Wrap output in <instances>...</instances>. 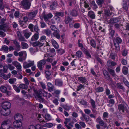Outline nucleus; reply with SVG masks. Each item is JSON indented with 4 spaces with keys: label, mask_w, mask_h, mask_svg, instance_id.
I'll use <instances>...</instances> for the list:
<instances>
[{
    "label": "nucleus",
    "mask_w": 129,
    "mask_h": 129,
    "mask_svg": "<svg viewBox=\"0 0 129 129\" xmlns=\"http://www.w3.org/2000/svg\"><path fill=\"white\" fill-rule=\"evenodd\" d=\"M118 107L119 112L121 111L123 113H124L125 111L126 113L129 114V107L124 101H122V103L118 105Z\"/></svg>",
    "instance_id": "obj_1"
},
{
    "label": "nucleus",
    "mask_w": 129,
    "mask_h": 129,
    "mask_svg": "<svg viewBox=\"0 0 129 129\" xmlns=\"http://www.w3.org/2000/svg\"><path fill=\"white\" fill-rule=\"evenodd\" d=\"M122 40L119 37H116L115 38H114L113 42L114 45L116 50V52L119 51L120 50L119 44L122 42Z\"/></svg>",
    "instance_id": "obj_2"
},
{
    "label": "nucleus",
    "mask_w": 129,
    "mask_h": 129,
    "mask_svg": "<svg viewBox=\"0 0 129 129\" xmlns=\"http://www.w3.org/2000/svg\"><path fill=\"white\" fill-rule=\"evenodd\" d=\"M21 6L25 10L29 9L31 5V1L30 0H23L21 2Z\"/></svg>",
    "instance_id": "obj_3"
},
{
    "label": "nucleus",
    "mask_w": 129,
    "mask_h": 129,
    "mask_svg": "<svg viewBox=\"0 0 129 129\" xmlns=\"http://www.w3.org/2000/svg\"><path fill=\"white\" fill-rule=\"evenodd\" d=\"M38 13L37 10H35L31 12H28L26 13L27 16L29 17V20L33 19Z\"/></svg>",
    "instance_id": "obj_4"
},
{
    "label": "nucleus",
    "mask_w": 129,
    "mask_h": 129,
    "mask_svg": "<svg viewBox=\"0 0 129 129\" xmlns=\"http://www.w3.org/2000/svg\"><path fill=\"white\" fill-rule=\"evenodd\" d=\"M46 63V60L45 59H42L40 60L37 63V66L40 70H42L43 69V66L45 65Z\"/></svg>",
    "instance_id": "obj_5"
},
{
    "label": "nucleus",
    "mask_w": 129,
    "mask_h": 129,
    "mask_svg": "<svg viewBox=\"0 0 129 129\" xmlns=\"http://www.w3.org/2000/svg\"><path fill=\"white\" fill-rule=\"evenodd\" d=\"M28 62V63L26 62H25L23 63V66L24 68L26 69L28 68L33 66L34 64V61H31L29 60Z\"/></svg>",
    "instance_id": "obj_6"
},
{
    "label": "nucleus",
    "mask_w": 129,
    "mask_h": 129,
    "mask_svg": "<svg viewBox=\"0 0 129 129\" xmlns=\"http://www.w3.org/2000/svg\"><path fill=\"white\" fill-rule=\"evenodd\" d=\"M12 64L16 68L18 72L22 71V67L20 64L16 61H15L12 62Z\"/></svg>",
    "instance_id": "obj_7"
},
{
    "label": "nucleus",
    "mask_w": 129,
    "mask_h": 129,
    "mask_svg": "<svg viewBox=\"0 0 129 129\" xmlns=\"http://www.w3.org/2000/svg\"><path fill=\"white\" fill-rule=\"evenodd\" d=\"M40 90H39L38 91L37 90H34V96L35 98L38 100H42V95L41 93H42L40 91Z\"/></svg>",
    "instance_id": "obj_8"
},
{
    "label": "nucleus",
    "mask_w": 129,
    "mask_h": 129,
    "mask_svg": "<svg viewBox=\"0 0 129 129\" xmlns=\"http://www.w3.org/2000/svg\"><path fill=\"white\" fill-rule=\"evenodd\" d=\"M103 73L104 75L103 77L107 80L111 81H112V79L110 77L108 72L105 70H103Z\"/></svg>",
    "instance_id": "obj_9"
},
{
    "label": "nucleus",
    "mask_w": 129,
    "mask_h": 129,
    "mask_svg": "<svg viewBox=\"0 0 129 129\" xmlns=\"http://www.w3.org/2000/svg\"><path fill=\"white\" fill-rule=\"evenodd\" d=\"M11 106V104L9 102L7 101L4 102L2 104V107L4 109H9Z\"/></svg>",
    "instance_id": "obj_10"
},
{
    "label": "nucleus",
    "mask_w": 129,
    "mask_h": 129,
    "mask_svg": "<svg viewBox=\"0 0 129 129\" xmlns=\"http://www.w3.org/2000/svg\"><path fill=\"white\" fill-rule=\"evenodd\" d=\"M81 50L87 56V58H91V56L88 50L83 47V45L81 44Z\"/></svg>",
    "instance_id": "obj_11"
},
{
    "label": "nucleus",
    "mask_w": 129,
    "mask_h": 129,
    "mask_svg": "<svg viewBox=\"0 0 129 129\" xmlns=\"http://www.w3.org/2000/svg\"><path fill=\"white\" fill-rule=\"evenodd\" d=\"M9 29L8 26L6 23L1 24L0 25V30L4 32L7 31Z\"/></svg>",
    "instance_id": "obj_12"
},
{
    "label": "nucleus",
    "mask_w": 129,
    "mask_h": 129,
    "mask_svg": "<svg viewBox=\"0 0 129 129\" xmlns=\"http://www.w3.org/2000/svg\"><path fill=\"white\" fill-rule=\"evenodd\" d=\"M13 125L14 127L17 128L22 126V123L21 121H18V119H17L13 122Z\"/></svg>",
    "instance_id": "obj_13"
},
{
    "label": "nucleus",
    "mask_w": 129,
    "mask_h": 129,
    "mask_svg": "<svg viewBox=\"0 0 129 129\" xmlns=\"http://www.w3.org/2000/svg\"><path fill=\"white\" fill-rule=\"evenodd\" d=\"M13 43L16 46V50L17 51H19L20 50L21 46L19 45V43L16 40H13Z\"/></svg>",
    "instance_id": "obj_14"
},
{
    "label": "nucleus",
    "mask_w": 129,
    "mask_h": 129,
    "mask_svg": "<svg viewBox=\"0 0 129 129\" xmlns=\"http://www.w3.org/2000/svg\"><path fill=\"white\" fill-rule=\"evenodd\" d=\"M52 16L53 15L52 14L50 13H49L48 14H45L43 15V17L44 20L46 21L48 20V19L51 18Z\"/></svg>",
    "instance_id": "obj_15"
},
{
    "label": "nucleus",
    "mask_w": 129,
    "mask_h": 129,
    "mask_svg": "<svg viewBox=\"0 0 129 129\" xmlns=\"http://www.w3.org/2000/svg\"><path fill=\"white\" fill-rule=\"evenodd\" d=\"M44 43H43V42H41L40 41H38L34 42L33 44V46L34 47L39 46L41 47L43 46L44 45Z\"/></svg>",
    "instance_id": "obj_16"
},
{
    "label": "nucleus",
    "mask_w": 129,
    "mask_h": 129,
    "mask_svg": "<svg viewBox=\"0 0 129 129\" xmlns=\"http://www.w3.org/2000/svg\"><path fill=\"white\" fill-rule=\"evenodd\" d=\"M6 109H3L1 110L0 111V113L2 115H3L4 116H6L9 115L10 113V110H8V112H7V113H5V112L6 111Z\"/></svg>",
    "instance_id": "obj_17"
},
{
    "label": "nucleus",
    "mask_w": 129,
    "mask_h": 129,
    "mask_svg": "<svg viewBox=\"0 0 129 129\" xmlns=\"http://www.w3.org/2000/svg\"><path fill=\"white\" fill-rule=\"evenodd\" d=\"M23 33L26 39L29 38L31 34V33L30 32L29 33L28 30L27 29L24 30L23 31Z\"/></svg>",
    "instance_id": "obj_18"
},
{
    "label": "nucleus",
    "mask_w": 129,
    "mask_h": 129,
    "mask_svg": "<svg viewBox=\"0 0 129 129\" xmlns=\"http://www.w3.org/2000/svg\"><path fill=\"white\" fill-rule=\"evenodd\" d=\"M39 33H36L32 37L31 39V40L32 41H33L37 40L39 38Z\"/></svg>",
    "instance_id": "obj_19"
},
{
    "label": "nucleus",
    "mask_w": 129,
    "mask_h": 129,
    "mask_svg": "<svg viewBox=\"0 0 129 129\" xmlns=\"http://www.w3.org/2000/svg\"><path fill=\"white\" fill-rule=\"evenodd\" d=\"M47 86L48 87V90L49 91L51 92L54 90V87L51 83H48Z\"/></svg>",
    "instance_id": "obj_20"
},
{
    "label": "nucleus",
    "mask_w": 129,
    "mask_h": 129,
    "mask_svg": "<svg viewBox=\"0 0 129 129\" xmlns=\"http://www.w3.org/2000/svg\"><path fill=\"white\" fill-rule=\"evenodd\" d=\"M51 44L53 47L56 49H58L59 47V46L58 43L54 39H52L51 40Z\"/></svg>",
    "instance_id": "obj_21"
},
{
    "label": "nucleus",
    "mask_w": 129,
    "mask_h": 129,
    "mask_svg": "<svg viewBox=\"0 0 129 129\" xmlns=\"http://www.w3.org/2000/svg\"><path fill=\"white\" fill-rule=\"evenodd\" d=\"M90 3L91 5V6L94 10L96 9L98 7L97 5L96 4L94 0H90Z\"/></svg>",
    "instance_id": "obj_22"
},
{
    "label": "nucleus",
    "mask_w": 129,
    "mask_h": 129,
    "mask_svg": "<svg viewBox=\"0 0 129 129\" xmlns=\"http://www.w3.org/2000/svg\"><path fill=\"white\" fill-rule=\"evenodd\" d=\"M1 125L2 129H8L9 127L8 124H7L6 121H4L2 122Z\"/></svg>",
    "instance_id": "obj_23"
},
{
    "label": "nucleus",
    "mask_w": 129,
    "mask_h": 129,
    "mask_svg": "<svg viewBox=\"0 0 129 129\" xmlns=\"http://www.w3.org/2000/svg\"><path fill=\"white\" fill-rule=\"evenodd\" d=\"M14 118L16 120L18 119V121H21V120L23 119L22 117L20 114H16Z\"/></svg>",
    "instance_id": "obj_24"
},
{
    "label": "nucleus",
    "mask_w": 129,
    "mask_h": 129,
    "mask_svg": "<svg viewBox=\"0 0 129 129\" xmlns=\"http://www.w3.org/2000/svg\"><path fill=\"white\" fill-rule=\"evenodd\" d=\"M122 6L123 9L127 11L128 10V8L126 2L123 0L122 4Z\"/></svg>",
    "instance_id": "obj_25"
},
{
    "label": "nucleus",
    "mask_w": 129,
    "mask_h": 129,
    "mask_svg": "<svg viewBox=\"0 0 129 129\" xmlns=\"http://www.w3.org/2000/svg\"><path fill=\"white\" fill-rule=\"evenodd\" d=\"M55 84L56 86H61L62 85V82L59 79H56L55 80Z\"/></svg>",
    "instance_id": "obj_26"
},
{
    "label": "nucleus",
    "mask_w": 129,
    "mask_h": 129,
    "mask_svg": "<svg viewBox=\"0 0 129 129\" xmlns=\"http://www.w3.org/2000/svg\"><path fill=\"white\" fill-rule=\"evenodd\" d=\"M57 5L58 4L57 2L54 1L53 2L52 4L50 5V8L51 10L54 9Z\"/></svg>",
    "instance_id": "obj_27"
},
{
    "label": "nucleus",
    "mask_w": 129,
    "mask_h": 129,
    "mask_svg": "<svg viewBox=\"0 0 129 129\" xmlns=\"http://www.w3.org/2000/svg\"><path fill=\"white\" fill-rule=\"evenodd\" d=\"M88 15L91 18L94 19L95 18V15L93 12L90 11L88 12Z\"/></svg>",
    "instance_id": "obj_28"
},
{
    "label": "nucleus",
    "mask_w": 129,
    "mask_h": 129,
    "mask_svg": "<svg viewBox=\"0 0 129 129\" xmlns=\"http://www.w3.org/2000/svg\"><path fill=\"white\" fill-rule=\"evenodd\" d=\"M122 70L123 73L125 75H126L128 73V68L126 66H123Z\"/></svg>",
    "instance_id": "obj_29"
},
{
    "label": "nucleus",
    "mask_w": 129,
    "mask_h": 129,
    "mask_svg": "<svg viewBox=\"0 0 129 129\" xmlns=\"http://www.w3.org/2000/svg\"><path fill=\"white\" fill-rule=\"evenodd\" d=\"M53 35L57 39H59L60 38V35L59 34V32L57 30L54 31L53 33Z\"/></svg>",
    "instance_id": "obj_30"
},
{
    "label": "nucleus",
    "mask_w": 129,
    "mask_h": 129,
    "mask_svg": "<svg viewBox=\"0 0 129 129\" xmlns=\"http://www.w3.org/2000/svg\"><path fill=\"white\" fill-rule=\"evenodd\" d=\"M8 47L6 45H3L2 48L0 49L1 51H5L6 53H7L8 51Z\"/></svg>",
    "instance_id": "obj_31"
},
{
    "label": "nucleus",
    "mask_w": 129,
    "mask_h": 129,
    "mask_svg": "<svg viewBox=\"0 0 129 129\" xmlns=\"http://www.w3.org/2000/svg\"><path fill=\"white\" fill-rule=\"evenodd\" d=\"M72 15L73 16H76L78 15V12L76 10L73 9L70 12Z\"/></svg>",
    "instance_id": "obj_32"
},
{
    "label": "nucleus",
    "mask_w": 129,
    "mask_h": 129,
    "mask_svg": "<svg viewBox=\"0 0 129 129\" xmlns=\"http://www.w3.org/2000/svg\"><path fill=\"white\" fill-rule=\"evenodd\" d=\"M13 87L14 90L17 93L19 92L20 91V88L19 87L15 85H13Z\"/></svg>",
    "instance_id": "obj_33"
},
{
    "label": "nucleus",
    "mask_w": 129,
    "mask_h": 129,
    "mask_svg": "<svg viewBox=\"0 0 129 129\" xmlns=\"http://www.w3.org/2000/svg\"><path fill=\"white\" fill-rule=\"evenodd\" d=\"M21 47L23 49H27L28 47V45L25 42H21Z\"/></svg>",
    "instance_id": "obj_34"
},
{
    "label": "nucleus",
    "mask_w": 129,
    "mask_h": 129,
    "mask_svg": "<svg viewBox=\"0 0 129 129\" xmlns=\"http://www.w3.org/2000/svg\"><path fill=\"white\" fill-rule=\"evenodd\" d=\"M46 77L47 80L50 79V76L51 75V72L50 71H45Z\"/></svg>",
    "instance_id": "obj_35"
},
{
    "label": "nucleus",
    "mask_w": 129,
    "mask_h": 129,
    "mask_svg": "<svg viewBox=\"0 0 129 129\" xmlns=\"http://www.w3.org/2000/svg\"><path fill=\"white\" fill-rule=\"evenodd\" d=\"M109 117V115L108 113L106 112H104L103 115V118L104 120L106 121L107 118Z\"/></svg>",
    "instance_id": "obj_36"
},
{
    "label": "nucleus",
    "mask_w": 129,
    "mask_h": 129,
    "mask_svg": "<svg viewBox=\"0 0 129 129\" xmlns=\"http://www.w3.org/2000/svg\"><path fill=\"white\" fill-rule=\"evenodd\" d=\"M7 90V89L6 86L2 85L0 87V90L3 93H5L6 92Z\"/></svg>",
    "instance_id": "obj_37"
},
{
    "label": "nucleus",
    "mask_w": 129,
    "mask_h": 129,
    "mask_svg": "<svg viewBox=\"0 0 129 129\" xmlns=\"http://www.w3.org/2000/svg\"><path fill=\"white\" fill-rule=\"evenodd\" d=\"M16 80V79L14 78H12L9 80V82L11 84H13L15 83Z\"/></svg>",
    "instance_id": "obj_38"
},
{
    "label": "nucleus",
    "mask_w": 129,
    "mask_h": 129,
    "mask_svg": "<svg viewBox=\"0 0 129 129\" xmlns=\"http://www.w3.org/2000/svg\"><path fill=\"white\" fill-rule=\"evenodd\" d=\"M54 15L59 17L60 16L62 17L63 16L64 14L62 12H56L54 13Z\"/></svg>",
    "instance_id": "obj_39"
},
{
    "label": "nucleus",
    "mask_w": 129,
    "mask_h": 129,
    "mask_svg": "<svg viewBox=\"0 0 129 129\" xmlns=\"http://www.w3.org/2000/svg\"><path fill=\"white\" fill-rule=\"evenodd\" d=\"M116 86L117 88L119 89H121L123 91L125 90V88L121 84L120 82L117 83Z\"/></svg>",
    "instance_id": "obj_40"
},
{
    "label": "nucleus",
    "mask_w": 129,
    "mask_h": 129,
    "mask_svg": "<svg viewBox=\"0 0 129 129\" xmlns=\"http://www.w3.org/2000/svg\"><path fill=\"white\" fill-rule=\"evenodd\" d=\"M43 126L45 127L51 128L53 126V124L51 123H47L45 124Z\"/></svg>",
    "instance_id": "obj_41"
},
{
    "label": "nucleus",
    "mask_w": 129,
    "mask_h": 129,
    "mask_svg": "<svg viewBox=\"0 0 129 129\" xmlns=\"http://www.w3.org/2000/svg\"><path fill=\"white\" fill-rule=\"evenodd\" d=\"M72 19L69 16H68L67 18H66L64 20V22L66 24H68L69 23L71 22L72 21Z\"/></svg>",
    "instance_id": "obj_42"
},
{
    "label": "nucleus",
    "mask_w": 129,
    "mask_h": 129,
    "mask_svg": "<svg viewBox=\"0 0 129 129\" xmlns=\"http://www.w3.org/2000/svg\"><path fill=\"white\" fill-rule=\"evenodd\" d=\"M19 87L20 88L26 89L27 87L28 86L27 85L25 84H21L19 85Z\"/></svg>",
    "instance_id": "obj_43"
},
{
    "label": "nucleus",
    "mask_w": 129,
    "mask_h": 129,
    "mask_svg": "<svg viewBox=\"0 0 129 129\" xmlns=\"http://www.w3.org/2000/svg\"><path fill=\"white\" fill-rule=\"evenodd\" d=\"M96 2L98 5L100 6V7H102V5L104 3V0H97L96 1Z\"/></svg>",
    "instance_id": "obj_44"
},
{
    "label": "nucleus",
    "mask_w": 129,
    "mask_h": 129,
    "mask_svg": "<svg viewBox=\"0 0 129 129\" xmlns=\"http://www.w3.org/2000/svg\"><path fill=\"white\" fill-rule=\"evenodd\" d=\"M45 119L48 121H49L51 119L50 115L48 114H46L45 115Z\"/></svg>",
    "instance_id": "obj_45"
},
{
    "label": "nucleus",
    "mask_w": 129,
    "mask_h": 129,
    "mask_svg": "<svg viewBox=\"0 0 129 129\" xmlns=\"http://www.w3.org/2000/svg\"><path fill=\"white\" fill-rule=\"evenodd\" d=\"M15 18H18L19 17L20 13L19 11H16L15 12L14 14Z\"/></svg>",
    "instance_id": "obj_46"
},
{
    "label": "nucleus",
    "mask_w": 129,
    "mask_h": 129,
    "mask_svg": "<svg viewBox=\"0 0 129 129\" xmlns=\"http://www.w3.org/2000/svg\"><path fill=\"white\" fill-rule=\"evenodd\" d=\"M33 29H34L35 31L36 32V33H39V31L40 30V29L38 24H36V25L34 26Z\"/></svg>",
    "instance_id": "obj_47"
},
{
    "label": "nucleus",
    "mask_w": 129,
    "mask_h": 129,
    "mask_svg": "<svg viewBox=\"0 0 129 129\" xmlns=\"http://www.w3.org/2000/svg\"><path fill=\"white\" fill-rule=\"evenodd\" d=\"M115 33V31L114 30H112L109 33V36L110 38H112L113 36Z\"/></svg>",
    "instance_id": "obj_48"
},
{
    "label": "nucleus",
    "mask_w": 129,
    "mask_h": 129,
    "mask_svg": "<svg viewBox=\"0 0 129 129\" xmlns=\"http://www.w3.org/2000/svg\"><path fill=\"white\" fill-rule=\"evenodd\" d=\"M46 46H49L51 44V40L50 39H47L46 40Z\"/></svg>",
    "instance_id": "obj_49"
},
{
    "label": "nucleus",
    "mask_w": 129,
    "mask_h": 129,
    "mask_svg": "<svg viewBox=\"0 0 129 129\" xmlns=\"http://www.w3.org/2000/svg\"><path fill=\"white\" fill-rule=\"evenodd\" d=\"M119 21L118 19L116 18L111 19H110V22L111 23H114L118 22Z\"/></svg>",
    "instance_id": "obj_50"
},
{
    "label": "nucleus",
    "mask_w": 129,
    "mask_h": 129,
    "mask_svg": "<svg viewBox=\"0 0 129 129\" xmlns=\"http://www.w3.org/2000/svg\"><path fill=\"white\" fill-rule=\"evenodd\" d=\"M64 52V50L62 49H58L57 50V52L58 53L60 54H62Z\"/></svg>",
    "instance_id": "obj_51"
},
{
    "label": "nucleus",
    "mask_w": 129,
    "mask_h": 129,
    "mask_svg": "<svg viewBox=\"0 0 129 129\" xmlns=\"http://www.w3.org/2000/svg\"><path fill=\"white\" fill-rule=\"evenodd\" d=\"M108 71L112 76H114L115 75V72L114 70L110 69H108Z\"/></svg>",
    "instance_id": "obj_52"
},
{
    "label": "nucleus",
    "mask_w": 129,
    "mask_h": 129,
    "mask_svg": "<svg viewBox=\"0 0 129 129\" xmlns=\"http://www.w3.org/2000/svg\"><path fill=\"white\" fill-rule=\"evenodd\" d=\"M90 103L91 104L92 107L94 109L95 108V102L92 99L90 100Z\"/></svg>",
    "instance_id": "obj_53"
},
{
    "label": "nucleus",
    "mask_w": 129,
    "mask_h": 129,
    "mask_svg": "<svg viewBox=\"0 0 129 129\" xmlns=\"http://www.w3.org/2000/svg\"><path fill=\"white\" fill-rule=\"evenodd\" d=\"M51 29L54 31H56L58 30L56 26L54 25H51L50 26Z\"/></svg>",
    "instance_id": "obj_54"
},
{
    "label": "nucleus",
    "mask_w": 129,
    "mask_h": 129,
    "mask_svg": "<svg viewBox=\"0 0 129 129\" xmlns=\"http://www.w3.org/2000/svg\"><path fill=\"white\" fill-rule=\"evenodd\" d=\"M90 45L91 46L94 48H95L96 45V44L95 41L93 40L90 41Z\"/></svg>",
    "instance_id": "obj_55"
},
{
    "label": "nucleus",
    "mask_w": 129,
    "mask_h": 129,
    "mask_svg": "<svg viewBox=\"0 0 129 129\" xmlns=\"http://www.w3.org/2000/svg\"><path fill=\"white\" fill-rule=\"evenodd\" d=\"M0 9L2 11L4 9L3 1V0H0Z\"/></svg>",
    "instance_id": "obj_56"
},
{
    "label": "nucleus",
    "mask_w": 129,
    "mask_h": 129,
    "mask_svg": "<svg viewBox=\"0 0 129 129\" xmlns=\"http://www.w3.org/2000/svg\"><path fill=\"white\" fill-rule=\"evenodd\" d=\"M123 28L125 30H127L129 31V23H126L123 27Z\"/></svg>",
    "instance_id": "obj_57"
},
{
    "label": "nucleus",
    "mask_w": 129,
    "mask_h": 129,
    "mask_svg": "<svg viewBox=\"0 0 129 129\" xmlns=\"http://www.w3.org/2000/svg\"><path fill=\"white\" fill-rule=\"evenodd\" d=\"M99 124H100L101 126H104V127H106V126H105V122L103 121V120L102 119L101 120L98 122Z\"/></svg>",
    "instance_id": "obj_58"
},
{
    "label": "nucleus",
    "mask_w": 129,
    "mask_h": 129,
    "mask_svg": "<svg viewBox=\"0 0 129 129\" xmlns=\"http://www.w3.org/2000/svg\"><path fill=\"white\" fill-rule=\"evenodd\" d=\"M18 40L20 41H26V40L23 36L20 35L18 36Z\"/></svg>",
    "instance_id": "obj_59"
},
{
    "label": "nucleus",
    "mask_w": 129,
    "mask_h": 129,
    "mask_svg": "<svg viewBox=\"0 0 129 129\" xmlns=\"http://www.w3.org/2000/svg\"><path fill=\"white\" fill-rule=\"evenodd\" d=\"M96 92H100L103 91L104 88L102 87H99L97 88L96 89Z\"/></svg>",
    "instance_id": "obj_60"
},
{
    "label": "nucleus",
    "mask_w": 129,
    "mask_h": 129,
    "mask_svg": "<svg viewBox=\"0 0 129 129\" xmlns=\"http://www.w3.org/2000/svg\"><path fill=\"white\" fill-rule=\"evenodd\" d=\"M34 25L32 24H29L28 26V28L30 29V31L32 32H34Z\"/></svg>",
    "instance_id": "obj_61"
},
{
    "label": "nucleus",
    "mask_w": 129,
    "mask_h": 129,
    "mask_svg": "<svg viewBox=\"0 0 129 129\" xmlns=\"http://www.w3.org/2000/svg\"><path fill=\"white\" fill-rule=\"evenodd\" d=\"M53 18L55 20L56 22H58L60 21V17L54 15Z\"/></svg>",
    "instance_id": "obj_62"
},
{
    "label": "nucleus",
    "mask_w": 129,
    "mask_h": 129,
    "mask_svg": "<svg viewBox=\"0 0 129 129\" xmlns=\"http://www.w3.org/2000/svg\"><path fill=\"white\" fill-rule=\"evenodd\" d=\"M105 14L108 16H110L111 14V13L110 12V10H107L105 11Z\"/></svg>",
    "instance_id": "obj_63"
},
{
    "label": "nucleus",
    "mask_w": 129,
    "mask_h": 129,
    "mask_svg": "<svg viewBox=\"0 0 129 129\" xmlns=\"http://www.w3.org/2000/svg\"><path fill=\"white\" fill-rule=\"evenodd\" d=\"M44 32L47 36H50L51 34V31L49 29H46L44 30Z\"/></svg>",
    "instance_id": "obj_64"
}]
</instances>
